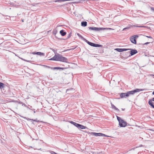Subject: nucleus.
<instances>
[{
	"label": "nucleus",
	"instance_id": "1",
	"mask_svg": "<svg viewBox=\"0 0 154 154\" xmlns=\"http://www.w3.org/2000/svg\"><path fill=\"white\" fill-rule=\"evenodd\" d=\"M51 49L54 52L55 54L54 56L52 58H50L49 60H54L55 61H59L63 62H65L67 63V59L66 58L63 57L61 55L57 54V51H55L54 49L51 48Z\"/></svg>",
	"mask_w": 154,
	"mask_h": 154
},
{
	"label": "nucleus",
	"instance_id": "2",
	"mask_svg": "<svg viewBox=\"0 0 154 154\" xmlns=\"http://www.w3.org/2000/svg\"><path fill=\"white\" fill-rule=\"evenodd\" d=\"M147 90L146 89H140L137 88L133 91H128L126 93H121L120 94V96L121 98H126L127 97H129L130 94H133L136 92Z\"/></svg>",
	"mask_w": 154,
	"mask_h": 154
},
{
	"label": "nucleus",
	"instance_id": "3",
	"mask_svg": "<svg viewBox=\"0 0 154 154\" xmlns=\"http://www.w3.org/2000/svg\"><path fill=\"white\" fill-rule=\"evenodd\" d=\"M89 29L90 30H93L95 31H100L101 30H103L105 29H111L110 28H98L95 27H89Z\"/></svg>",
	"mask_w": 154,
	"mask_h": 154
},
{
	"label": "nucleus",
	"instance_id": "4",
	"mask_svg": "<svg viewBox=\"0 0 154 154\" xmlns=\"http://www.w3.org/2000/svg\"><path fill=\"white\" fill-rule=\"evenodd\" d=\"M84 41H85L89 45H90L91 46H93V47H101L102 46V45H99V44H95V43L90 42H89V41H88V40H86V39H85Z\"/></svg>",
	"mask_w": 154,
	"mask_h": 154
},
{
	"label": "nucleus",
	"instance_id": "5",
	"mask_svg": "<svg viewBox=\"0 0 154 154\" xmlns=\"http://www.w3.org/2000/svg\"><path fill=\"white\" fill-rule=\"evenodd\" d=\"M92 134L96 136H104L105 137H108L107 136L101 133H96L95 132H92Z\"/></svg>",
	"mask_w": 154,
	"mask_h": 154
},
{
	"label": "nucleus",
	"instance_id": "6",
	"mask_svg": "<svg viewBox=\"0 0 154 154\" xmlns=\"http://www.w3.org/2000/svg\"><path fill=\"white\" fill-rule=\"evenodd\" d=\"M119 124L121 127H125L127 125V122L122 119L120 121Z\"/></svg>",
	"mask_w": 154,
	"mask_h": 154
},
{
	"label": "nucleus",
	"instance_id": "7",
	"mask_svg": "<svg viewBox=\"0 0 154 154\" xmlns=\"http://www.w3.org/2000/svg\"><path fill=\"white\" fill-rule=\"evenodd\" d=\"M130 49H126V48H116L115 50H116L117 51L121 52H123L124 51H126L129 50H130Z\"/></svg>",
	"mask_w": 154,
	"mask_h": 154
},
{
	"label": "nucleus",
	"instance_id": "8",
	"mask_svg": "<svg viewBox=\"0 0 154 154\" xmlns=\"http://www.w3.org/2000/svg\"><path fill=\"white\" fill-rule=\"evenodd\" d=\"M131 51H130V53L131 55H129V56H131L137 53V51L136 50H134L133 49H130Z\"/></svg>",
	"mask_w": 154,
	"mask_h": 154
},
{
	"label": "nucleus",
	"instance_id": "9",
	"mask_svg": "<svg viewBox=\"0 0 154 154\" xmlns=\"http://www.w3.org/2000/svg\"><path fill=\"white\" fill-rule=\"evenodd\" d=\"M33 54H37V55H40V56H44L45 55V53H42L40 52H33L32 53Z\"/></svg>",
	"mask_w": 154,
	"mask_h": 154
},
{
	"label": "nucleus",
	"instance_id": "10",
	"mask_svg": "<svg viewBox=\"0 0 154 154\" xmlns=\"http://www.w3.org/2000/svg\"><path fill=\"white\" fill-rule=\"evenodd\" d=\"M130 39L131 42L135 44H136L137 42L136 38H134V37H133V36H131L130 38Z\"/></svg>",
	"mask_w": 154,
	"mask_h": 154
},
{
	"label": "nucleus",
	"instance_id": "11",
	"mask_svg": "<svg viewBox=\"0 0 154 154\" xmlns=\"http://www.w3.org/2000/svg\"><path fill=\"white\" fill-rule=\"evenodd\" d=\"M69 67H53V69L55 70L56 69H60V70H63L64 69H67L68 68H69Z\"/></svg>",
	"mask_w": 154,
	"mask_h": 154
},
{
	"label": "nucleus",
	"instance_id": "12",
	"mask_svg": "<svg viewBox=\"0 0 154 154\" xmlns=\"http://www.w3.org/2000/svg\"><path fill=\"white\" fill-rule=\"evenodd\" d=\"M5 87V84L4 83L0 82V88L2 90Z\"/></svg>",
	"mask_w": 154,
	"mask_h": 154
},
{
	"label": "nucleus",
	"instance_id": "13",
	"mask_svg": "<svg viewBox=\"0 0 154 154\" xmlns=\"http://www.w3.org/2000/svg\"><path fill=\"white\" fill-rule=\"evenodd\" d=\"M79 129H84L87 128L84 125L79 124V126L78 128Z\"/></svg>",
	"mask_w": 154,
	"mask_h": 154
},
{
	"label": "nucleus",
	"instance_id": "14",
	"mask_svg": "<svg viewBox=\"0 0 154 154\" xmlns=\"http://www.w3.org/2000/svg\"><path fill=\"white\" fill-rule=\"evenodd\" d=\"M60 34L61 35L64 36H65L66 34V32L63 30H61L60 31Z\"/></svg>",
	"mask_w": 154,
	"mask_h": 154
},
{
	"label": "nucleus",
	"instance_id": "15",
	"mask_svg": "<svg viewBox=\"0 0 154 154\" xmlns=\"http://www.w3.org/2000/svg\"><path fill=\"white\" fill-rule=\"evenodd\" d=\"M148 103L152 108L154 109V102H152L151 101H149Z\"/></svg>",
	"mask_w": 154,
	"mask_h": 154
},
{
	"label": "nucleus",
	"instance_id": "16",
	"mask_svg": "<svg viewBox=\"0 0 154 154\" xmlns=\"http://www.w3.org/2000/svg\"><path fill=\"white\" fill-rule=\"evenodd\" d=\"M87 23L86 21H82L81 22V26H86L87 25Z\"/></svg>",
	"mask_w": 154,
	"mask_h": 154
},
{
	"label": "nucleus",
	"instance_id": "17",
	"mask_svg": "<svg viewBox=\"0 0 154 154\" xmlns=\"http://www.w3.org/2000/svg\"><path fill=\"white\" fill-rule=\"evenodd\" d=\"M111 104L112 108L114 109L115 110H116L118 111H119V109H118L117 108H116L114 105H113L112 103H111Z\"/></svg>",
	"mask_w": 154,
	"mask_h": 154
},
{
	"label": "nucleus",
	"instance_id": "18",
	"mask_svg": "<svg viewBox=\"0 0 154 154\" xmlns=\"http://www.w3.org/2000/svg\"><path fill=\"white\" fill-rule=\"evenodd\" d=\"M77 35L79 36V37L81 38L82 39H83L84 41V39H85V38L83 37L80 35L79 33H77Z\"/></svg>",
	"mask_w": 154,
	"mask_h": 154
},
{
	"label": "nucleus",
	"instance_id": "19",
	"mask_svg": "<svg viewBox=\"0 0 154 154\" xmlns=\"http://www.w3.org/2000/svg\"><path fill=\"white\" fill-rule=\"evenodd\" d=\"M42 66H43L46 67V68H50L51 69H53V68L52 67H51L46 65H42Z\"/></svg>",
	"mask_w": 154,
	"mask_h": 154
},
{
	"label": "nucleus",
	"instance_id": "20",
	"mask_svg": "<svg viewBox=\"0 0 154 154\" xmlns=\"http://www.w3.org/2000/svg\"><path fill=\"white\" fill-rule=\"evenodd\" d=\"M57 32V31L56 29H54L53 31V34L54 35H55Z\"/></svg>",
	"mask_w": 154,
	"mask_h": 154
},
{
	"label": "nucleus",
	"instance_id": "21",
	"mask_svg": "<svg viewBox=\"0 0 154 154\" xmlns=\"http://www.w3.org/2000/svg\"><path fill=\"white\" fill-rule=\"evenodd\" d=\"M72 47V48L67 49V50H66L65 51L73 50L75 49L76 48V47L73 46V47Z\"/></svg>",
	"mask_w": 154,
	"mask_h": 154
},
{
	"label": "nucleus",
	"instance_id": "22",
	"mask_svg": "<svg viewBox=\"0 0 154 154\" xmlns=\"http://www.w3.org/2000/svg\"><path fill=\"white\" fill-rule=\"evenodd\" d=\"M117 119L119 122V123L120 122V121L122 119H121L120 117L117 116Z\"/></svg>",
	"mask_w": 154,
	"mask_h": 154
},
{
	"label": "nucleus",
	"instance_id": "23",
	"mask_svg": "<svg viewBox=\"0 0 154 154\" xmlns=\"http://www.w3.org/2000/svg\"><path fill=\"white\" fill-rule=\"evenodd\" d=\"M29 120L33 121L36 122H39V121L37 120V119H29Z\"/></svg>",
	"mask_w": 154,
	"mask_h": 154
},
{
	"label": "nucleus",
	"instance_id": "24",
	"mask_svg": "<svg viewBox=\"0 0 154 154\" xmlns=\"http://www.w3.org/2000/svg\"><path fill=\"white\" fill-rule=\"evenodd\" d=\"M135 26L137 27H146V26Z\"/></svg>",
	"mask_w": 154,
	"mask_h": 154
},
{
	"label": "nucleus",
	"instance_id": "25",
	"mask_svg": "<svg viewBox=\"0 0 154 154\" xmlns=\"http://www.w3.org/2000/svg\"><path fill=\"white\" fill-rule=\"evenodd\" d=\"M79 124H78L76 122H75L74 124V125H75V126L77 128H78L79 126Z\"/></svg>",
	"mask_w": 154,
	"mask_h": 154
},
{
	"label": "nucleus",
	"instance_id": "26",
	"mask_svg": "<svg viewBox=\"0 0 154 154\" xmlns=\"http://www.w3.org/2000/svg\"><path fill=\"white\" fill-rule=\"evenodd\" d=\"M54 2H62V0H56L55 1H54Z\"/></svg>",
	"mask_w": 154,
	"mask_h": 154
},
{
	"label": "nucleus",
	"instance_id": "27",
	"mask_svg": "<svg viewBox=\"0 0 154 154\" xmlns=\"http://www.w3.org/2000/svg\"><path fill=\"white\" fill-rule=\"evenodd\" d=\"M15 102L17 103H18L20 104L22 103V102L19 101H18V100H16Z\"/></svg>",
	"mask_w": 154,
	"mask_h": 154
},
{
	"label": "nucleus",
	"instance_id": "28",
	"mask_svg": "<svg viewBox=\"0 0 154 154\" xmlns=\"http://www.w3.org/2000/svg\"><path fill=\"white\" fill-rule=\"evenodd\" d=\"M50 152L52 154H58L57 153H56V152H55L53 151H51Z\"/></svg>",
	"mask_w": 154,
	"mask_h": 154
},
{
	"label": "nucleus",
	"instance_id": "29",
	"mask_svg": "<svg viewBox=\"0 0 154 154\" xmlns=\"http://www.w3.org/2000/svg\"><path fill=\"white\" fill-rule=\"evenodd\" d=\"M71 33L69 34L68 35V36H67V38H69L71 37Z\"/></svg>",
	"mask_w": 154,
	"mask_h": 154
},
{
	"label": "nucleus",
	"instance_id": "30",
	"mask_svg": "<svg viewBox=\"0 0 154 154\" xmlns=\"http://www.w3.org/2000/svg\"><path fill=\"white\" fill-rule=\"evenodd\" d=\"M133 37H134V38H136V39L138 37V35H134L133 36Z\"/></svg>",
	"mask_w": 154,
	"mask_h": 154
},
{
	"label": "nucleus",
	"instance_id": "31",
	"mask_svg": "<svg viewBox=\"0 0 154 154\" xmlns=\"http://www.w3.org/2000/svg\"><path fill=\"white\" fill-rule=\"evenodd\" d=\"M69 122L70 123H71V124H73V125H74V124L75 122H74L73 121H70Z\"/></svg>",
	"mask_w": 154,
	"mask_h": 154
},
{
	"label": "nucleus",
	"instance_id": "32",
	"mask_svg": "<svg viewBox=\"0 0 154 154\" xmlns=\"http://www.w3.org/2000/svg\"><path fill=\"white\" fill-rule=\"evenodd\" d=\"M149 101H151L152 102L154 101V97L152 98V99L150 100Z\"/></svg>",
	"mask_w": 154,
	"mask_h": 154
},
{
	"label": "nucleus",
	"instance_id": "33",
	"mask_svg": "<svg viewBox=\"0 0 154 154\" xmlns=\"http://www.w3.org/2000/svg\"><path fill=\"white\" fill-rule=\"evenodd\" d=\"M150 43V42H146L143 44V45H147V44H149V43Z\"/></svg>",
	"mask_w": 154,
	"mask_h": 154
},
{
	"label": "nucleus",
	"instance_id": "34",
	"mask_svg": "<svg viewBox=\"0 0 154 154\" xmlns=\"http://www.w3.org/2000/svg\"><path fill=\"white\" fill-rule=\"evenodd\" d=\"M97 154H103L102 152H97Z\"/></svg>",
	"mask_w": 154,
	"mask_h": 154
},
{
	"label": "nucleus",
	"instance_id": "35",
	"mask_svg": "<svg viewBox=\"0 0 154 154\" xmlns=\"http://www.w3.org/2000/svg\"><path fill=\"white\" fill-rule=\"evenodd\" d=\"M151 9L152 11H154V8L152 7L151 8Z\"/></svg>",
	"mask_w": 154,
	"mask_h": 154
},
{
	"label": "nucleus",
	"instance_id": "36",
	"mask_svg": "<svg viewBox=\"0 0 154 154\" xmlns=\"http://www.w3.org/2000/svg\"><path fill=\"white\" fill-rule=\"evenodd\" d=\"M129 28V27H126V28H124L123 29V31H124L126 29H128Z\"/></svg>",
	"mask_w": 154,
	"mask_h": 154
},
{
	"label": "nucleus",
	"instance_id": "37",
	"mask_svg": "<svg viewBox=\"0 0 154 154\" xmlns=\"http://www.w3.org/2000/svg\"><path fill=\"white\" fill-rule=\"evenodd\" d=\"M145 36L149 38H152V37L150 36Z\"/></svg>",
	"mask_w": 154,
	"mask_h": 154
},
{
	"label": "nucleus",
	"instance_id": "38",
	"mask_svg": "<svg viewBox=\"0 0 154 154\" xmlns=\"http://www.w3.org/2000/svg\"><path fill=\"white\" fill-rule=\"evenodd\" d=\"M62 2H65L66 1H69V0H62Z\"/></svg>",
	"mask_w": 154,
	"mask_h": 154
},
{
	"label": "nucleus",
	"instance_id": "39",
	"mask_svg": "<svg viewBox=\"0 0 154 154\" xmlns=\"http://www.w3.org/2000/svg\"><path fill=\"white\" fill-rule=\"evenodd\" d=\"M23 60L25 61H27V62H29V61H28V60Z\"/></svg>",
	"mask_w": 154,
	"mask_h": 154
},
{
	"label": "nucleus",
	"instance_id": "40",
	"mask_svg": "<svg viewBox=\"0 0 154 154\" xmlns=\"http://www.w3.org/2000/svg\"><path fill=\"white\" fill-rule=\"evenodd\" d=\"M125 109H122V111H124V110H125Z\"/></svg>",
	"mask_w": 154,
	"mask_h": 154
},
{
	"label": "nucleus",
	"instance_id": "41",
	"mask_svg": "<svg viewBox=\"0 0 154 154\" xmlns=\"http://www.w3.org/2000/svg\"><path fill=\"white\" fill-rule=\"evenodd\" d=\"M152 94L154 95V91L152 92Z\"/></svg>",
	"mask_w": 154,
	"mask_h": 154
},
{
	"label": "nucleus",
	"instance_id": "42",
	"mask_svg": "<svg viewBox=\"0 0 154 154\" xmlns=\"http://www.w3.org/2000/svg\"><path fill=\"white\" fill-rule=\"evenodd\" d=\"M151 75L152 76H154V75Z\"/></svg>",
	"mask_w": 154,
	"mask_h": 154
},
{
	"label": "nucleus",
	"instance_id": "43",
	"mask_svg": "<svg viewBox=\"0 0 154 154\" xmlns=\"http://www.w3.org/2000/svg\"><path fill=\"white\" fill-rule=\"evenodd\" d=\"M23 20H23H22V21L23 22V21H24V20Z\"/></svg>",
	"mask_w": 154,
	"mask_h": 154
},
{
	"label": "nucleus",
	"instance_id": "44",
	"mask_svg": "<svg viewBox=\"0 0 154 154\" xmlns=\"http://www.w3.org/2000/svg\"><path fill=\"white\" fill-rule=\"evenodd\" d=\"M69 90V89H67V91H68V90Z\"/></svg>",
	"mask_w": 154,
	"mask_h": 154
},
{
	"label": "nucleus",
	"instance_id": "45",
	"mask_svg": "<svg viewBox=\"0 0 154 154\" xmlns=\"http://www.w3.org/2000/svg\"><path fill=\"white\" fill-rule=\"evenodd\" d=\"M142 146V145H141V146Z\"/></svg>",
	"mask_w": 154,
	"mask_h": 154
}]
</instances>
